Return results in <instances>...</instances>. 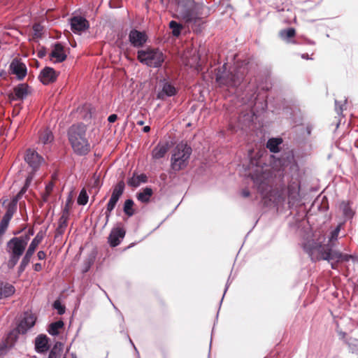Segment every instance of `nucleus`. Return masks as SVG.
Instances as JSON below:
<instances>
[{
  "mask_svg": "<svg viewBox=\"0 0 358 358\" xmlns=\"http://www.w3.org/2000/svg\"><path fill=\"white\" fill-rule=\"evenodd\" d=\"M342 227V224H338V226L332 230L328 235V241L325 244H322L325 238H318L317 241L313 239L307 240L303 243V248L304 251L308 255L313 262H317L321 260L322 256L324 253L333 252L334 248L336 245V242L338 238V235Z\"/></svg>",
  "mask_w": 358,
  "mask_h": 358,
  "instance_id": "obj_1",
  "label": "nucleus"
},
{
  "mask_svg": "<svg viewBox=\"0 0 358 358\" xmlns=\"http://www.w3.org/2000/svg\"><path fill=\"white\" fill-rule=\"evenodd\" d=\"M176 12L180 19L187 23L196 22L203 16L205 6L194 0H174Z\"/></svg>",
  "mask_w": 358,
  "mask_h": 358,
  "instance_id": "obj_2",
  "label": "nucleus"
},
{
  "mask_svg": "<svg viewBox=\"0 0 358 358\" xmlns=\"http://www.w3.org/2000/svg\"><path fill=\"white\" fill-rule=\"evenodd\" d=\"M247 69L245 67L237 68L234 72L227 71V64L217 69L215 81L220 87L234 88L243 82Z\"/></svg>",
  "mask_w": 358,
  "mask_h": 358,
  "instance_id": "obj_3",
  "label": "nucleus"
},
{
  "mask_svg": "<svg viewBox=\"0 0 358 358\" xmlns=\"http://www.w3.org/2000/svg\"><path fill=\"white\" fill-rule=\"evenodd\" d=\"M85 136L86 127L83 124L73 125L69 131V140L73 151L78 155H85L90 150Z\"/></svg>",
  "mask_w": 358,
  "mask_h": 358,
  "instance_id": "obj_4",
  "label": "nucleus"
},
{
  "mask_svg": "<svg viewBox=\"0 0 358 358\" xmlns=\"http://www.w3.org/2000/svg\"><path fill=\"white\" fill-rule=\"evenodd\" d=\"M29 240V235H23L18 237H13L6 243V252L8 254L7 266L8 268H13L20 257L24 254Z\"/></svg>",
  "mask_w": 358,
  "mask_h": 358,
  "instance_id": "obj_5",
  "label": "nucleus"
},
{
  "mask_svg": "<svg viewBox=\"0 0 358 358\" xmlns=\"http://www.w3.org/2000/svg\"><path fill=\"white\" fill-rule=\"evenodd\" d=\"M191 154V147L182 143L178 144L171 156V169L175 171L185 169L188 164Z\"/></svg>",
  "mask_w": 358,
  "mask_h": 358,
  "instance_id": "obj_6",
  "label": "nucleus"
},
{
  "mask_svg": "<svg viewBox=\"0 0 358 358\" xmlns=\"http://www.w3.org/2000/svg\"><path fill=\"white\" fill-rule=\"evenodd\" d=\"M137 59L148 66L158 68L164 62V55L159 49L148 48L138 51Z\"/></svg>",
  "mask_w": 358,
  "mask_h": 358,
  "instance_id": "obj_7",
  "label": "nucleus"
},
{
  "mask_svg": "<svg viewBox=\"0 0 358 358\" xmlns=\"http://www.w3.org/2000/svg\"><path fill=\"white\" fill-rule=\"evenodd\" d=\"M125 188V184L123 180L119 181L113 188V192L111 196L106 205V211L104 213L106 215V223H107L109 220V218L111 215L112 211L115 208L117 203L118 202L120 198L124 193Z\"/></svg>",
  "mask_w": 358,
  "mask_h": 358,
  "instance_id": "obj_8",
  "label": "nucleus"
},
{
  "mask_svg": "<svg viewBox=\"0 0 358 358\" xmlns=\"http://www.w3.org/2000/svg\"><path fill=\"white\" fill-rule=\"evenodd\" d=\"M251 177L258 191L266 196L271 190L268 174L262 171V168H257V173H253Z\"/></svg>",
  "mask_w": 358,
  "mask_h": 358,
  "instance_id": "obj_9",
  "label": "nucleus"
},
{
  "mask_svg": "<svg viewBox=\"0 0 358 358\" xmlns=\"http://www.w3.org/2000/svg\"><path fill=\"white\" fill-rule=\"evenodd\" d=\"M350 259L354 260L355 257L352 255L343 254L338 250L328 252L323 254L321 260H327L331 264L332 269H338L339 262H348Z\"/></svg>",
  "mask_w": 358,
  "mask_h": 358,
  "instance_id": "obj_10",
  "label": "nucleus"
},
{
  "mask_svg": "<svg viewBox=\"0 0 358 358\" xmlns=\"http://www.w3.org/2000/svg\"><path fill=\"white\" fill-rule=\"evenodd\" d=\"M17 204L16 200L12 199L7 206L6 212L0 222V245L2 243L3 235L5 234L9 222L17 210Z\"/></svg>",
  "mask_w": 358,
  "mask_h": 358,
  "instance_id": "obj_11",
  "label": "nucleus"
},
{
  "mask_svg": "<svg viewBox=\"0 0 358 358\" xmlns=\"http://www.w3.org/2000/svg\"><path fill=\"white\" fill-rule=\"evenodd\" d=\"M129 41L134 48H142L148 41V36L145 31L133 29L129 34Z\"/></svg>",
  "mask_w": 358,
  "mask_h": 358,
  "instance_id": "obj_12",
  "label": "nucleus"
},
{
  "mask_svg": "<svg viewBox=\"0 0 358 358\" xmlns=\"http://www.w3.org/2000/svg\"><path fill=\"white\" fill-rule=\"evenodd\" d=\"M126 231L121 224L113 227L108 238L109 245L114 248L120 244L124 238Z\"/></svg>",
  "mask_w": 358,
  "mask_h": 358,
  "instance_id": "obj_13",
  "label": "nucleus"
},
{
  "mask_svg": "<svg viewBox=\"0 0 358 358\" xmlns=\"http://www.w3.org/2000/svg\"><path fill=\"white\" fill-rule=\"evenodd\" d=\"M9 68L11 73L15 75L19 80H23L27 76V69L26 65L17 58L12 60Z\"/></svg>",
  "mask_w": 358,
  "mask_h": 358,
  "instance_id": "obj_14",
  "label": "nucleus"
},
{
  "mask_svg": "<svg viewBox=\"0 0 358 358\" xmlns=\"http://www.w3.org/2000/svg\"><path fill=\"white\" fill-rule=\"evenodd\" d=\"M24 160L36 171L43 162V158L35 150L28 149L26 152Z\"/></svg>",
  "mask_w": 358,
  "mask_h": 358,
  "instance_id": "obj_15",
  "label": "nucleus"
},
{
  "mask_svg": "<svg viewBox=\"0 0 358 358\" xmlns=\"http://www.w3.org/2000/svg\"><path fill=\"white\" fill-rule=\"evenodd\" d=\"M29 92V86L26 83H20L13 88V92L9 94V98L12 101H22Z\"/></svg>",
  "mask_w": 358,
  "mask_h": 358,
  "instance_id": "obj_16",
  "label": "nucleus"
},
{
  "mask_svg": "<svg viewBox=\"0 0 358 358\" xmlns=\"http://www.w3.org/2000/svg\"><path fill=\"white\" fill-rule=\"evenodd\" d=\"M89 27V22L83 17L74 16L71 19V28L75 34H80Z\"/></svg>",
  "mask_w": 358,
  "mask_h": 358,
  "instance_id": "obj_17",
  "label": "nucleus"
},
{
  "mask_svg": "<svg viewBox=\"0 0 358 358\" xmlns=\"http://www.w3.org/2000/svg\"><path fill=\"white\" fill-rule=\"evenodd\" d=\"M177 93V90L169 82H163L162 89L157 94V99L160 100H165L167 97L173 96Z\"/></svg>",
  "mask_w": 358,
  "mask_h": 358,
  "instance_id": "obj_18",
  "label": "nucleus"
},
{
  "mask_svg": "<svg viewBox=\"0 0 358 358\" xmlns=\"http://www.w3.org/2000/svg\"><path fill=\"white\" fill-rule=\"evenodd\" d=\"M58 76V73L51 67H45L40 73L38 76L40 80L44 85H48L55 82Z\"/></svg>",
  "mask_w": 358,
  "mask_h": 358,
  "instance_id": "obj_19",
  "label": "nucleus"
},
{
  "mask_svg": "<svg viewBox=\"0 0 358 358\" xmlns=\"http://www.w3.org/2000/svg\"><path fill=\"white\" fill-rule=\"evenodd\" d=\"M50 58L54 62H62L66 59L64 48L60 43H56L52 47L50 54Z\"/></svg>",
  "mask_w": 358,
  "mask_h": 358,
  "instance_id": "obj_20",
  "label": "nucleus"
},
{
  "mask_svg": "<svg viewBox=\"0 0 358 358\" xmlns=\"http://www.w3.org/2000/svg\"><path fill=\"white\" fill-rule=\"evenodd\" d=\"M36 322L35 317L31 314H25L23 319L20 322L17 329L20 334H25L27 331L34 327Z\"/></svg>",
  "mask_w": 358,
  "mask_h": 358,
  "instance_id": "obj_21",
  "label": "nucleus"
},
{
  "mask_svg": "<svg viewBox=\"0 0 358 358\" xmlns=\"http://www.w3.org/2000/svg\"><path fill=\"white\" fill-rule=\"evenodd\" d=\"M69 218L68 209L66 208L65 210H62V215L58 220V226L55 231L56 238L59 236H62L65 233L68 226Z\"/></svg>",
  "mask_w": 358,
  "mask_h": 358,
  "instance_id": "obj_22",
  "label": "nucleus"
},
{
  "mask_svg": "<svg viewBox=\"0 0 358 358\" xmlns=\"http://www.w3.org/2000/svg\"><path fill=\"white\" fill-rule=\"evenodd\" d=\"M48 338L47 336L41 334L36 338L35 349L37 352L44 353L49 349Z\"/></svg>",
  "mask_w": 358,
  "mask_h": 358,
  "instance_id": "obj_23",
  "label": "nucleus"
},
{
  "mask_svg": "<svg viewBox=\"0 0 358 358\" xmlns=\"http://www.w3.org/2000/svg\"><path fill=\"white\" fill-rule=\"evenodd\" d=\"M15 292L13 285L0 280V299L11 296Z\"/></svg>",
  "mask_w": 358,
  "mask_h": 358,
  "instance_id": "obj_24",
  "label": "nucleus"
},
{
  "mask_svg": "<svg viewBox=\"0 0 358 358\" xmlns=\"http://www.w3.org/2000/svg\"><path fill=\"white\" fill-rule=\"evenodd\" d=\"M168 145L166 143H158L152 150V156L155 159H159L164 157L168 151Z\"/></svg>",
  "mask_w": 358,
  "mask_h": 358,
  "instance_id": "obj_25",
  "label": "nucleus"
},
{
  "mask_svg": "<svg viewBox=\"0 0 358 358\" xmlns=\"http://www.w3.org/2000/svg\"><path fill=\"white\" fill-rule=\"evenodd\" d=\"M282 143L281 138H271L266 143V148L273 153L280 151V145Z\"/></svg>",
  "mask_w": 358,
  "mask_h": 358,
  "instance_id": "obj_26",
  "label": "nucleus"
},
{
  "mask_svg": "<svg viewBox=\"0 0 358 358\" xmlns=\"http://www.w3.org/2000/svg\"><path fill=\"white\" fill-rule=\"evenodd\" d=\"M146 182L147 176L145 174H140L138 176L134 175L131 178L128 180L127 184L130 187H136L141 183H145Z\"/></svg>",
  "mask_w": 358,
  "mask_h": 358,
  "instance_id": "obj_27",
  "label": "nucleus"
},
{
  "mask_svg": "<svg viewBox=\"0 0 358 358\" xmlns=\"http://www.w3.org/2000/svg\"><path fill=\"white\" fill-rule=\"evenodd\" d=\"M340 209L345 219H352L354 216L355 212L349 201H342L340 204Z\"/></svg>",
  "mask_w": 358,
  "mask_h": 358,
  "instance_id": "obj_28",
  "label": "nucleus"
},
{
  "mask_svg": "<svg viewBox=\"0 0 358 358\" xmlns=\"http://www.w3.org/2000/svg\"><path fill=\"white\" fill-rule=\"evenodd\" d=\"M53 141V134L48 129L42 131L39 134V143L43 145H48Z\"/></svg>",
  "mask_w": 358,
  "mask_h": 358,
  "instance_id": "obj_29",
  "label": "nucleus"
},
{
  "mask_svg": "<svg viewBox=\"0 0 358 358\" xmlns=\"http://www.w3.org/2000/svg\"><path fill=\"white\" fill-rule=\"evenodd\" d=\"M64 322L62 320L52 322L49 325L48 331L52 336H57L59 334V330L63 328Z\"/></svg>",
  "mask_w": 358,
  "mask_h": 358,
  "instance_id": "obj_30",
  "label": "nucleus"
},
{
  "mask_svg": "<svg viewBox=\"0 0 358 358\" xmlns=\"http://www.w3.org/2000/svg\"><path fill=\"white\" fill-rule=\"evenodd\" d=\"M63 352V345L57 342L51 349L48 358H61Z\"/></svg>",
  "mask_w": 358,
  "mask_h": 358,
  "instance_id": "obj_31",
  "label": "nucleus"
},
{
  "mask_svg": "<svg viewBox=\"0 0 358 358\" xmlns=\"http://www.w3.org/2000/svg\"><path fill=\"white\" fill-rule=\"evenodd\" d=\"M152 195V189L150 187H145L143 190L137 194V199L142 203H147L150 201Z\"/></svg>",
  "mask_w": 358,
  "mask_h": 358,
  "instance_id": "obj_32",
  "label": "nucleus"
},
{
  "mask_svg": "<svg viewBox=\"0 0 358 358\" xmlns=\"http://www.w3.org/2000/svg\"><path fill=\"white\" fill-rule=\"evenodd\" d=\"M43 238V234L41 233H38L36 236L34 237V238L31 241L27 251L34 255L37 246L41 243Z\"/></svg>",
  "mask_w": 358,
  "mask_h": 358,
  "instance_id": "obj_33",
  "label": "nucleus"
},
{
  "mask_svg": "<svg viewBox=\"0 0 358 358\" xmlns=\"http://www.w3.org/2000/svg\"><path fill=\"white\" fill-rule=\"evenodd\" d=\"M54 186H55V184L52 181L49 182L45 185V192L42 194L43 202L47 203L48 201L50 195L51 194V193L53 190Z\"/></svg>",
  "mask_w": 358,
  "mask_h": 358,
  "instance_id": "obj_34",
  "label": "nucleus"
},
{
  "mask_svg": "<svg viewBox=\"0 0 358 358\" xmlns=\"http://www.w3.org/2000/svg\"><path fill=\"white\" fill-rule=\"evenodd\" d=\"M134 204V203L132 199H127L124 201L123 210L124 213L129 217H131L134 214V210L133 209Z\"/></svg>",
  "mask_w": 358,
  "mask_h": 358,
  "instance_id": "obj_35",
  "label": "nucleus"
},
{
  "mask_svg": "<svg viewBox=\"0 0 358 358\" xmlns=\"http://www.w3.org/2000/svg\"><path fill=\"white\" fill-rule=\"evenodd\" d=\"M169 27L172 29V34L174 36H178L180 34L182 26L176 21H171L169 22Z\"/></svg>",
  "mask_w": 358,
  "mask_h": 358,
  "instance_id": "obj_36",
  "label": "nucleus"
},
{
  "mask_svg": "<svg viewBox=\"0 0 358 358\" xmlns=\"http://www.w3.org/2000/svg\"><path fill=\"white\" fill-rule=\"evenodd\" d=\"M296 31L294 28H288L287 29H283L280 32V35L281 38L284 40H287L290 38H292L295 36Z\"/></svg>",
  "mask_w": 358,
  "mask_h": 358,
  "instance_id": "obj_37",
  "label": "nucleus"
},
{
  "mask_svg": "<svg viewBox=\"0 0 358 358\" xmlns=\"http://www.w3.org/2000/svg\"><path fill=\"white\" fill-rule=\"evenodd\" d=\"M88 194L85 189H83L78 195L77 202L79 205L85 206L88 201Z\"/></svg>",
  "mask_w": 358,
  "mask_h": 358,
  "instance_id": "obj_38",
  "label": "nucleus"
},
{
  "mask_svg": "<svg viewBox=\"0 0 358 358\" xmlns=\"http://www.w3.org/2000/svg\"><path fill=\"white\" fill-rule=\"evenodd\" d=\"M53 308L57 310L59 315H63L65 313V307L59 300H56L53 303Z\"/></svg>",
  "mask_w": 358,
  "mask_h": 358,
  "instance_id": "obj_39",
  "label": "nucleus"
},
{
  "mask_svg": "<svg viewBox=\"0 0 358 358\" xmlns=\"http://www.w3.org/2000/svg\"><path fill=\"white\" fill-rule=\"evenodd\" d=\"M33 256V254L29 252L26 251L24 255L23 256L22 261L20 262L23 266H27L30 262L31 258Z\"/></svg>",
  "mask_w": 358,
  "mask_h": 358,
  "instance_id": "obj_40",
  "label": "nucleus"
},
{
  "mask_svg": "<svg viewBox=\"0 0 358 358\" xmlns=\"http://www.w3.org/2000/svg\"><path fill=\"white\" fill-rule=\"evenodd\" d=\"M28 187L29 186H26L24 185L17 195L13 198V199L16 200V201L18 202V201L22 197L23 194L27 192Z\"/></svg>",
  "mask_w": 358,
  "mask_h": 358,
  "instance_id": "obj_41",
  "label": "nucleus"
},
{
  "mask_svg": "<svg viewBox=\"0 0 358 358\" xmlns=\"http://www.w3.org/2000/svg\"><path fill=\"white\" fill-rule=\"evenodd\" d=\"M349 347L350 348V350L353 353L358 354V340H355L352 343L349 344Z\"/></svg>",
  "mask_w": 358,
  "mask_h": 358,
  "instance_id": "obj_42",
  "label": "nucleus"
},
{
  "mask_svg": "<svg viewBox=\"0 0 358 358\" xmlns=\"http://www.w3.org/2000/svg\"><path fill=\"white\" fill-rule=\"evenodd\" d=\"M72 202L71 196L69 195V198L66 199L65 207L62 210H65L67 208L68 209V216H69V211H70V205Z\"/></svg>",
  "mask_w": 358,
  "mask_h": 358,
  "instance_id": "obj_43",
  "label": "nucleus"
},
{
  "mask_svg": "<svg viewBox=\"0 0 358 358\" xmlns=\"http://www.w3.org/2000/svg\"><path fill=\"white\" fill-rule=\"evenodd\" d=\"M92 264V261L89 259L85 263V268L83 270V273H86L89 271Z\"/></svg>",
  "mask_w": 358,
  "mask_h": 358,
  "instance_id": "obj_44",
  "label": "nucleus"
},
{
  "mask_svg": "<svg viewBox=\"0 0 358 358\" xmlns=\"http://www.w3.org/2000/svg\"><path fill=\"white\" fill-rule=\"evenodd\" d=\"M33 178H34V175H33V173L29 174V175L27 177V178H26V180H25V183H24V185H25L26 186H29V185H30V184H31V181H32V180H33Z\"/></svg>",
  "mask_w": 358,
  "mask_h": 358,
  "instance_id": "obj_45",
  "label": "nucleus"
},
{
  "mask_svg": "<svg viewBox=\"0 0 358 358\" xmlns=\"http://www.w3.org/2000/svg\"><path fill=\"white\" fill-rule=\"evenodd\" d=\"M37 256L40 260H43L46 257V254L44 251L40 250L38 252Z\"/></svg>",
  "mask_w": 358,
  "mask_h": 358,
  "instance_id": "obj_46",
  "label": "nucleus"
},
{
  "mask_svg": "<svg viewBox=\"0 0 358 358\" xmlns=\"http://www.w3.org/2000/svg\"><path fill=\"white\" fill-rule=\"evenodd\" d=\"M117 115L112 114V115H109V117H108V121L110 123H113V122H115L117 120Z\"/></svg>",
  "mask_w": 358,
  "mask_h": 358,
  "instance_id": "obj_47",
  "label": "nucleus"
},
{
  "mask_svg": "<svg viewBox=\"0 0 358 358\" xmlns=\"http://www.w3.org/2000/svg\"><path fill=\"white\" fill-rule=\"evenodd\" d=\"M33 267L35 271H41L43 268L42 265L40 263L35 264Z\"/></svg>",
  "mask_w": 358,
  "mask_h": 358,
  "instance_id": "obj_48",
  "label": "nucleus"
},
{
  "mask_svg": "<svg viewBox=\"0 0 358 358\" xmlns=\"http://www.w3.org/2000/svg\"><path fill=\"white\" fill-rule=\"evenodd\" d=\"M241 196L243 197H248L250 196V191L248 189H244L241 191Z\"/></svg>",
  "mask_w": 358,
  "mask_h": 358,
  "instance_id": "obj_49",
  "label": "nucleus"
},
{
  "mask_svg": "<svg viewBox=\"0 0 358 358\" xmlns=\"http://www.w3.org/2000/svg\"><path fill=\"white\" fill-rule=\"evenodd\" d=\"M26 267V266H23L22 264H20L17 271L19 275H20L24 271Z\"/></svg>",
  "mask_w": 358,
  "mask_h": 358,
  "instance_id": "obj_50",
  "label": "nucleus"
},
{
  "mask_svg": "<svg viewBox=\"0 0 358 358\" xmlns=\"http://www.w3.org/2000/svg\"><path fill=\"white\" fill-rule=\"evenodd\" d=\"M26 267V266H23L22 264H20L17 271L19 275H20L24 271Z\"/></svg>",
  "mask_w": 358,
  "mask_h": 358,
  "instance_id": "obj_51",
  "label": "nucleus"
},
{
  "mask_svg": "<svg viewBox=\"0 0 358 358\" xmlns=\"http://www.w3.org/2000/svg\"><path fill=\"white\" fill-rule=\"evenodd\" d=\"M335 104H336V110L337 111V113L338 114L341 113L343 109H342L341 106H338V102L336 100L335 101Z\"/></svg>",
  "mask_w": 358,
  "mask_h": 358,
  "instance_id": "obj_52",
  "label": "nucleus"
},
{
  "mask_svg": "<svg viewBox=\"0 0 358 358\" xmlns=\"http://www.w3.org/2000/svg\"><path fill=\"white\" fill-rule=\"evenodd\" d=\"M150 127L149 126H145L143 128V131L145 133L150 131Z\"/></svg>",
  "mask_w": 358,
  "mask_h": 358,
  "instance_id": "obj_53",
  "label": "nucleus"
},
{
  "mask_svg": "<svg viewBox=\"0 0 358 358\" xmlns=\"http://www.w3.org/2000/svg\"><path fill=\"white\" fill-rule=\"evenodd\" d=\"M25 235H29V237L31 236H33L34 235V231L33 229H29L27 233L25 234Z\"/></svg>",
  "mask_w": 358,
  "mask_h": 358,
  "instance_id": "obj_54",
  "label": "nucleus"
},
{
  "mask_svg": "<svg viewBox=\"0 0 358 358\" xmlns=\"http://www.w3.org/2000/svg\"><path fill=\"white\" fill-rule=\"evenodd\" d=\"M301 57L303 59H310L308 54H302L301 55Z\"/></svg>",
  "mask_w": 358,
  "mask_h": 358,
  "instance_id": "obj_55",
  "label": "nucleus"
},
{
  "mask_svg": "<svg viewBox=\"0 0 358 358\" xmlns=\"http://www.w3.org/2000/svg\"><path fill=\"white\" fill-rule=\"evenodd\" d=\"M143 123H144V122H143V121H142V120H141V121H138V122H137V124H138V125H143Z\"/></svg>",
  "mask_w": 358,
  "mask_h": 358,
  "instance_id": "obj_56",
  "label": "nucleus"
},
{
  "mask_svg": "<svg viewBox=\"0 0 358 358\" xmlns=\"http://www.w3.org/2000/svg\"><path fill=\"white\" fill-rule=\"evenodd\" d=\"M20 232H21V231H16L13 232V234L16 236V235L19 234Z\"/></svg>",
  "mask_w": 358,
  "mask_h": 358,
  "instance_id": "obj_57",
  "label": "nucleus"
},
{
  "mask_svg": "<svg viewBox=\"0 0 358 358\" xmlns=\"http://www.w3.org/2000/svg\"><path fill=\"white\" fill-rule=\"evenodd\" d=\"M38 25H36V26H34V30H35V31H38Z\"/></svg>",
  "mask_w": 358,
  "mask_h": 358,
  "instance_id": "obj_58",
  "label": "nucleus"
},
{
  "mask_svg": "<svg viewBox=\"0 0 358 358\" xmlns=\"http://www.w3.org/2000/svg\"><path fill=\"white\" fill-rule=\"evenodd\" d=\"M129 341H130V343L133 345V346H134V349L136 350V351H137V350H136V347L134 346V343H133L132 341H131L130 338H129Z\"/></svg>",
  "mask_w": 358,
  "mask_h": 358,
  "instance_id": "obj_59",
  "label": "nucleus"
},
{
  "mask_svg": "<svg viewBox=\"0 0 358 358\" xmlns=\"http://www.w3.org/2000/svg\"><path fill=\"white\" fill-rule=\"evenodd\" d=\"M228 287H229V285H228V282H227V285H226V288H225V290H224V293L227 292V290L228 289Z\"/></svg>",
  "mask_w": 358,
  "mask_h": 358,
  "instance_id": "obj_60",
  "label": "nucleus"
},
{
  "mask_svg": "<svg viewBox=\"0 0 358 358\" xmlns=\"http://www.w3.org/2000/svg\"><path fill=\"white\" fill-rule=\"evenodd\" d=\"M38 55H39V57H43V53H42V52H39V53H38Z\"/></svg>",
  "mask_w": 358,
  "mask_h": 358,
  "instance_id": "obj_61",
  "label": "nucleus"
},
{
  "mask_svg": "<svg viewBox=\"0 0 358 358\" xmlns=\"http://www.w3.org/2000/svg\"><path fill=\"white\" fill-rule=\"evenodd\" d=\"M71 357H72V358H77L74 354H71Z\"/></svg>",
  "mask_w": 358,
  "mask_h": 358,
  "instance_id": "obj_62",
  "label": "nucleus"
},
{
  "mask_svg": "<svg viewBox=\"0 0 358 358\" xmlns=\"http://www.w3.org/2000/svg\"><path fill=\"white\" fill-rule=\"evenodd\" d=\"M71 357H72V358H77L74 354H71Z\"/></svg>",
  "mask_w": 358,
  "mask_h": 358,
  "instance_id": "obj_63",
  "label": "nucleus"
},
{
  "mask_svg": "<svg viewBox=\"0 0 358 358\" xmlns=\"http://www.w3.org/2000/svg\"><path fill=\"white\" fill-rule=\"evenodd\" d=\"M29 358H36L35 356L30 357Z\"/></svg>",
  "mask_w": 358,
  "mask_h": 358,
  "instance_id": "obj_64",
  "label": "nucleus"
}]
</instances>
